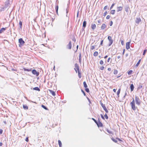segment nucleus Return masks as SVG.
Returning a JSON list of instances; mask_svg holds the SVG:
<instances>
[{"label":"nucleus","instance_id":"obj_26","mask_svg":"<svg viewBox=\"0 0 147 147\" xmlns=\"http://www.w3.org/2000/svg\"><path fill=\"white\" fill-rule=\"evenodd\" d=\"M58 144L59 146V147H61L62 146V143L59 140H58Z\"/></svg>","mask_w":147,"mask_h":147},{"label":"nucleus","instance_id":"obj_49","mask_svg":"<svg viewBox=\"0 0 147 147\" xmlns=\"http://www.w3.org/2000/svg\"><path fill=\"white\" fill-rule=\"evenodd\" d=\"M116 139L117 140H118L119 141H121L122 140L119 138H116Z\"/></svg>","mask_w":147,"mask_h":147},{"label":"nucleus","instance_id":"obj_45","mask_svg":"<svg viewBox=\"0 0 147 147\" xmlns=\"http://www.w3.org/2000/svg\"><path fill=\"white\" fill-rule=\"evenodd\" d=\"M110 18V16L109 15H107L106 17V19H109Z\"/></svg>","mask_w":147,"mask_h":147},{"label":"nucleus","instance_id":"obj_54","mask_svg":"<svg viewBox=\"0 0 147 147\" xmlns=\"http://www.w3.org/2000/svg\"><path fill=\"white\" fill-rule=\"evenodd\" d=\"M121 44L122 45H124V42H123V41L121 40Z\"/></svg>","mask_w":147,"mask_h":147},{"label":"nucleus","instance_id":"obj_60","mask_svg":"<svg viewBox=\"0 0 147 147\" xmlns=\"http://www.w3.org/2000/svg\"><path fill=\"white\" fill-rule=\"evenodd\" d=\"M125 49H124L123 50V55L124 54V53H125Z\"/></svg>","mask_w":147,"mask_h":147},{"label":"nucleus","instance_id":"obj_8","mask_svg":"<svg viewBox=\"0 0 147 147\" xmlns=\"http://www.w3.org/2000/svg\"><path fill=\"white\" fill-rule=\"evenodd\" d=\"M130 42H127L126 43V48L127 50H128L130 48Z\"/></svg>","mask_w":147,"mask_h":147},{"label":"nucleus","instance_id":"obj_2","mask_svg":"<svg viewBox=\"0 0 147 147\" xmlns=\"http://www.w3.org/2000/svg\"><path fill=\"white\" fill-rule=\"evenodd\" d=\"M19 42V46L21 47L25 43V42L22 38H20L18 40Z\"/></svg>","mask_w":147,"mask_h":147},{"label":"nucleus","instance_id":"obj_42","mask_svg":"<svg viewBox=\"0 0 147 147\" xmlns=\"http://www.w3.org/2000/svg\"><path fill=\"white\" fill-rule=\"evenodd\" d=\"M147 51V50L146 49H145V50H144V52H143V55H144L145 54V53H146V51Z\"/></svg>","mask_w":147,"mask_h":147},{"label":"nucleus","instance_id":"obj_39","mask_svg":"<svg viewBox=\"0 0 147 147\" xmlns=\"http://www.w3.org/2000/svg\"><path fill=\"white\" fill-rule=\"evenodd\" d=\"M104 116L106 119H108V117L107 114H105Z\"/></svg>","mask_w":147,"mask_h":147},{"label":"nucleus","instance_id":"obj_34","mask_svg":"<svg viewBox=\"0 0 147 147\" xmlns=\"http://www.w3.org/2000/svg\"><path fill=\"white\" fill-rule=\"evenodd\" d=\"M118 71L116 69H115L113 73L115 74H117L118 73Z\"/></svg>","mask_w":147,"mask_h":147},{"label":"nucleus","instance_id":"obj_44","mask_svg":"<svg viewBox=\"0 0 147 147\" xmlns=\"http://www.w3.org/2000/svg\"><path fill=\"white\" fill-rule=\"evenodd\" d=\"M115 3H113L111 7H110V9H111L113 7V6L114 5Z\"/></svg>","mask_w":147,"mask_h":147},{"label":"nucleus","instance_id":"obj_30","mask_svg":"<svg viewBox=\"0 0 147 147\" xmlns=\"http://www.w3.org/2000/svg\"><path fill=\"white\" fill-rule=\"evenodd\" d=\"M115 10H112L111 11V13L112 14H114L115 13Z\"/></svg>","mask_w":147,"mask_h":147},{"label":"nucleus","instance_id":"obj_31","mask_svg":"<svg viewBox=\"0 0 147 147\" xmlns=\"http://www.w3.org/2000/svg\"><path fill=\"white\" fill-rule=\"evenodd\" d=\"M141 60V59H140L138 61V62H137V64L136 65V67H138L139 65V64Z\"/></svg>","mask_w":147,"mask_h":147},{"label":"nucleus","instance_id":"obj_40","mask_svg":"<svg viewBox=\"0 0 147 147\" xmlns=\"http://www.w3.org/2000/svg\"><path fill=\"white\" fill-rule=\"evenodd\" d=\"M104 68V67L103 66H102L100 67V69L101 70H103Z\"/></svg>","mask_w":147,"mask_h":147},{"label":"nucleus","instance_id":"obj_20","mask_svg":"<svg viewBox=\"0 0 147 147\" xmlns=\"http://www.w3.org/2000/svg\"><path fill=\"white\" fill-rule=\"evenodd\" d=\"M23 69L25 71H31L32 70L31 69H26L25 68H24Z\"/></svg>","mask_w":147,"mask_h":147},{"label":"nucleus","instance_id":"obj_32","mask_svg":"<svg viewBox=\"0 0 147 147\" xmlns=\"http://www.w3.org/2000/svg\"><path fill=\"white\" fill-rule=\"evenodd\" d=\"M41 107L43 108H44V109H45L46 110H48V108L47 107H46L45 106H44V105H41Z\"/></svg>","mask_w":147,"mask_h":147},{"label":"nucleus","instance_id":"obj_57","mask_svg":"<svg viewBox=\"0 0 147 147\" xmlns=\"http://www.w3.org/2000/svg\"><path fill=\"white\" fill-rule=\"evenodd\" d=\"M82 92H83V93L84 95V96H85L86 95V94H85V93L84 92L83 90H82Z\"/></svg>","mask_w":147,"mask_h":147},{"label":"nucleus","instance_id":"obj_56","mask_svg":"<svg viewBox=\"0 0 147 147\" xmlns=\"http://www.w3.org/2000/svg\"><path fill=\"white\" fill-rule=\"evenodd\" d=\"M79 61L80 62L81 61V54H80L79 56Z\"/></svg>","mask_w":147,"mask_h":147},{"label":"nucleus","instance_id":"obj_51","mask_svg":"<svg viewBox=\"0 0 147 147\" xmlns=\"http://www.w3.org/2000/svg\"><path fill=\"white\" fill-rule=\"evenodd\" d=\"M111 58L110 57H109L108 59H107V61L108 62H109L110 61V60L111 59Z\"/></svg>","mask_w":147,"mask_h":147},{"label":"nucleus","instance_id":"obj_3","mask_svg":"<svg viewBox=\"0 0 147 147\" xmlns=\"http://www.w3.org/2000/svg\"><path fill=\"white\" fill-rule=\"evenodd\" d=\"M135 100L136 104L137 105H139L140 104V102L139 98H138L137 96H136Z\"/></svg>","mask_w":147,"mask_h":147},{"label":"nucleus","instance_id":"obj_24","mask_svg":"<svg viewBox=\"0 0 147 147\" xmlns=\"http://www.w3.org/2000/svg\"><path fill=\"white\" fill-rule=\"evenodd\" d=\"M86 22L85 21H84L83 22V27L85 28L86 26Z\"/></svg>","mask_w":147,"mask_h":147},{"label":"nucleus","instance_id":"obj_53","mask_svg":"<svg viewBox=\"0 0 147 147\" xmlns=\"http://www.w3.org/2000/svg\"><path fill=\"white\" fill-rule=\"evenodd\" d=\"M103 40H102L101 42H100V45H102V44H103Z\"/></svg>","mask_w":147,"mask_h":147},{"label":"nucleus","instance_id":"obj_4","mask_svg":"<svg viewBox=\"0 0 147 147\" xmlns=\"http://www.w3.org/2000/svg\"><path fill=\"white\" fill-rule=\"evenodd\" d=\"M74 69L75 70L76 73L77 71H79V66L77 63H75V64Z\"/></svg>","mask_w":147,"mask_h":147},{"label":"nucleus","instance_id":"obj_52","mask_svg":"<svg viewBox=\"0 0 147 147\" xmlns=\"http://www.w3.org/2000/svg\"><path fill=\"white\" fill-rule=\"evenodd\" d=\"M107 6H105L103 8L104 9V10L106 9H107Z\"/></svg>","mask_w":147,"mask_h":147},{"label":"nucleus","instance_id":"obj_27","mask_svg":"<svg viewBox=\"0 0 147 147\" xmlns=\"http://www.w3.org/2000/svg\"><path fill=\"white\" fill-rule=\"evenodd\" d=\"M55 9H56V13L57 14H58V5H56L55 7Z\"/></svg>","mask_w":147,"mask_h":147},{"label":"nucleus","instance_id":"obj_36","mask_svg":"<svg viewBox=\"0 0 147 147\" xmlns=\"http://www.w3.org/2000/svg\"><path fill=\"white\" fill-rule=\"evenodd\" d=\"M95 48V46H91L90 47V49L91 50H93Z\"/></svg>","mask_w":147,"mask_h":147},{"label":"nucleus","instance_id":"obj_25","mask_svg":"<svg viewBox=\"0 0 147 147\" xmlns=\"http://www.w3.org/2000/svg\"><path fill=\"white\" fill-rule=\"evenodd\" d=\"M78 71V77L80 78H81V76H82L80 72L79 71Z\"/></svg>","mask_w":147,"mask_h":147},{"label":"nucleus","instance_id":"obj_5","mask_svg":"<svg viewBox=\"0 0 147 147\" xmlns=\"http://www.w3.org/2000/svg\"><path fill=\"white\" fill-rule=\"evenodd\" d=\"M32 73L34 75H36V76H38L39 75V73L35 69H33L32 70Z\"/></svg>","mask_w":147,"mask_h":147},{"label":"nucleus","instance_id":"obj_6","mask_svg":"<svg viewBox=\"0 0 147 147\" xmlns=\"http://www.w3.org/2000/svg\"><path fill=\"white\" fill-rule=\"evenodd\" d=\"M98 126V127H102L103 126V124L99 120H98L97 121V123H96Z\"/></svg>","mask_w":147,"mask_h":147},{"label":"nucleus","instance_id":"obj_21","mask_svg":"<svg viewBox=\"0 0 147 147\" xmlns=\"http://www.w3.org/2000/svg\"><path fill=\"white\" fill-rule=\"evenodd\" d=\"M23 108L24 109L27 110V109H28V107L26 105H23Z\"/></svg>","mask_w":147,"mask_h":147},{"label":"nucleus","instance_id":"obj_19","mask_svg":"<svg viewBox=\"0 0 147 147\" xmlns=\"http://www.w3.org/2000/svg\"><path fill=\"white\" fill-rule=\"evenodd\" d=\"M121 91V89H119L117 92V95L118 97H119V94L120 92Z\"/></svg>","mask_w":147,"mask_h":147},{"label":"nucleus","instance_id":"obj_59","mask_svg":"<svg viewBox=\"0 0 147 147\" xmlns=\"http://www.w3.org/2000/svg\"><path fill=\"white\" fill-rule=\"evenodd\" d=\"M111 68H108V70L109 71H111Z\"/></svg>","mask_w":147,"mask_h":147},{"label":"nucleus","instance_id":"obj_43","mask_svg":"<svg viewBox=\"0 0 147 147\" xmlns=\"http://www.w3.org/2000/svg\"><path fill=\"white\" fill-rule=\"evenodd\" d=\"M142 88V85H140L138 87V89H140Z\"/></svg>","mask_w":147,"mask_h":147},{"label":"nucleus","instance_id":"obj_13","mask_svg":"<svg viewBox=\"0 0 147 147\" xmlns=\"http://www.w3.org/2000/svg\"><path fill=\"white\" fill-rule=\"evenodd\" d=\"M102 107L103 108L104 110L107 113L108 112V111L107 110V109L106 107H105V105H103V106H102Z\"/></svg>","mask_w":147,"mask_h":147},{"label":"nucleus","instance_id":"obj_15","mask_svg":"<svg viewBox=\"0 0 147 147\" xmlns=\"http://www.w3.org/2000/svg\"><path fill=\"white\" fill-rule=\"evenodd\" d=\"M106 27V26L105 24H103L101 26L102 30H103Z\"/></svg>","mask_w":147,"mask_h":147},{"label":"nucleus","instance_id":"obj_23","mask_svg":"<svg viewBox=\"0 0 147 147\" xmlns=\"http://www.w3.org/2000/svg\"><path fill=\"white\" fill-rule=\"evenodd\" d=\"M98 52L95 51L94 52V53H93V55L94 56L96 57L98 55Z\"/></svg>","mask_w":147,"mask_h":147},{"label":"nucleus","instance_id":"obj_9","mask_svg":"<svg viewBox=\"0 0 147 147\" xmlns=\"http://www.w3.org/2000/svg\"><path fill=\"white\" fill-rule=\"evenodd\" d=\"M141 21V20L140 18H136L135 20L136 23L138 24Z\"/></svg>","mask_w":147,"mask_h":147},{"label":"nucleus","instance_id":"obj_10","mask_svg":"<svg viewBox=\"0 0 147 147\" xmlns=\"http://www.w3.org/2000/svg\"><path fill=\"white\" fill-rule=\"evenodd\" d=\"M67 48L69 49H70L71 48V41H70L69 44L67 46Z\"/></svg>","mask_w":147,"mask_h":147},{"label":"nucleus","instance_id":"obj_14","mask_svg":"<svg viewBox=\"0 0 147 147\" xmlns=\"http://www.w3.org/2000/svg\"><path fill=\"white\" fill-rule=\"evenodd\" d=\"M134 87L133 84H131L130 86V88L131 92L132 91L134 90Z\"/></svg>","mask_w":147,"mask_h":147},{"label":"nucleus","instance_id":"obj_12","mask_svg":"<svg viewBox=\"0 0 147 147\" xmlns=\"http://www.w3.org/2000/svg\"><path fill=\"white\" fill-rule=\"evenodd\" d=\"M125 11L127 12H128L130 11V9L129 6H127L125 7Z\"/></svg>","mask_w":147,"mask_h":147},{"label":"nucleus","instance_id":"obj_29","mask_svg":"<svg viewBox=\"0 0 147 147\" xmlns=\"http://www.w3.org/2000/svg\"><path fill=\"white\" fill-rule=\"evenodd\" d=\"M111 139L115 143L117 142V141L116 140L117 139L113 138H111Z\"/></svg>","mask_w":147,"mask_h":147},{"label":"nucleus","instance_id":"obj_37","mask_svg":"<svg viewBox=\"0 0 147 147\" xmlns=\"http://www.w3.org/2000/svg\"><path fill=\"white\" fill-rule=\"evenodd\" d=\"M85 91L87 92H89V90L88 88H85Z\"/></svg>","mask_w":147,"mask_h":147},{"label":"nucleus","instance_id":"obj_64","mask_svg":"<svg viewBox=\"0 0 147 147\" xmlns=\"http://www.w3.org/2000/svg\"><path fill=\"white\" fill-rule=\"evenodd\" d=\"M107 57H108V56H107V55H106V56H105L104 57V58H105V59H106V58Z\"/></svg>","mask_w":147,"mask_h":147},{"label":"nucleus","instance_id":"obj_47","mask_svg":"<svg viewBox=\"0 0 147 147\" xmlns=\"http://www.w3.org/2000/svg\"><path fill=\"white\" fill-rule=\"evenodd\" d=\"M25 141H26L27 142H28L29 141L28 140V137H26L25 140Z\"/></svg>","mask_w":147,"mask_h":147},{"label":"nucleus","instance_id":"obj_63","mask_svg":"<svg viewBox=\"0 0 147 147\" xmlns=\"http://www.w3.org/2000/svg\"><path fill=\"white\" fill-rule=\"evenodd\" d=\"M73 40L74 41V42H75L76 41V39L74 38L73 39Z\"/></svg>","mask_w":147,"mask_h":147},{"label":"nucleus","instance_id":"obj_48","mask_svg":"<svg viewBox=\"0 0 147 147\" xmlns=\"http://www.w3.org/2000/svg\"><path fill=\"white\" fill-rule=\"evenodd\" d=\"M113 22L112 21H111L110 23V26H111L113 25Z\"/></svg>","mask_w":147,"mask_h":147},{"label":"nucleus","instance_id":"obj_16","mask_svg":"<svg viewBox=\"0 0 147 147\" xmlns=\"http://www.w3.org/2000/svg\"><path fill=\"white\" fill-rule=\"evenodd\" d=\"M91 27L92 29L94 30L96 28V25L94 24H92Z\"/></svg>","mask_w":147,"mask_h":147},{"label":"nucleus","instance_id":"obj_61","mask_svg":"<svg viewBox=\"0 0 147 147\" xmlns=\"http://www.w3.org/2000/svg\"><path fill=\"white\" fill-rule=\"evenodd\" d=\"M113 90L115 92H116V90L115 89H113Z\"/></svg>","mask_w":147,"mask_h":147},{"label":"nucleus","instance_id":"obj_18","mask_svg":"<svg viewBox=\"0 0 147 147\" xmlns=\"http://www.w3.org/2000/svg\"><path fill=\"white\" fill-rule=\"evenodd\" d=\"M7 28H3L0 30V34L4 32Z\"/></svg>","mask_w":147,"mask_h":147},{"label":"nucleus","instance_id":"obj_11","mask_svg":"<svg viewBox=\"0 0 147 147\" xmlns=\"http://www.w3.org/2000/svg\"><path fill=\"white\" fill-rule=\"evenodd\" d=\"M48 90L50 92V93L53 96H55V92H54V91H52L51 90Z\"/></svg>","mask_w":147,"mask_h":147},{"label":"nucleus","instance_id":"obj_38","mask_svg":"<svg viewBox=\"0 0 147 147\" xmlns=\"http://www.w3.org/2000/svg\"><path fill=\"white\" fill-rule=\"evenodd\" d=\"M100 63L101 65H103L104 63V62L102 60H101L100 61Z\"/></svg>","mask_w":147,"mask_h":147},{"label":"nucleus","instance_id":"obj_17","mask_svg":"<svg viewBox=\"0 0 147 147\" xmlns=\"http://www.w3.org/2000/svg\"><path fill=\"white\" fill-rule=\"evenodd\" d=\"M123 9V7H122L120 6L117 7V11L118 12L121 11Z\"/></svg>","mask_w":147,"mask_h":147},{"label":"nucleus","instance_id":"obj_41","mask_svg":"<svg viewBox=\"0 0 147 147\" xmlns=\"http://www.w3.org/2000/svg\"><path fill=\"white\" fill-rule=\"evenodd\" d=\"M107 11H105L103 13V16L104 17H105L107 15Z\"/></svg>","mask_w":147,"mask_h":147},{"label":"nucleus","instance_id":"obj_35","mask_svg":"<svg viewBox=\"0 0 147 147\" xmlns=\"http://www.w3.org/2000/svg\"><path fill=\"white\" fill-rule=\"evenodd\" d=\"M34 90H36L40 91V90L39 88L38 87H36L33 88Z\"/></svg>","mask_w":147,"mask_h":147},{"label":"nucleus","instance_id":"obj_46","mask_svg":"<svg viewBox=\"0 0 147 147\" xmlns=\"http://www.w3.org/2000/svg\"><path fill=\"white\" fill-rule=\"evenodd\" d=\"M92 119L96 123H97V121L94 118H92Z\"/></svg>","mask_w":147,"mask_h":147},{"label":"nucleus","instance_id":"obj_50","mask_svg":"<svg viewBox=\"0 0 147 147\" xmlns=\"http://www.w3.org/2000/svg\"><path fill=\"white\" fill-rule=\"evenodd\" d=\"M100 116H101V117L103 119H105V118L104 117V116H103V115H102V114H101L100 115Z\"/></svg>","mask_w":147,"mask_h":147},{"label":"nucleus","instance_id":"obj_28","mask_svg":"<svg viewBox=\"0 0 147 147\" xmlns=\"http://www.w3.org/2000/svg\"><path fill=\"white\" fill-rule=\"evenodd\" d=\"M83 84L84 86V87L85 88H86L87 87V85L86 84V83L85 82H83Z\"/></svg>","mask_w":147,"mask_h":147},{"label":"nucleus","instance_id":"obj_62","mask_svg":"<svg viewBox=\"0 0 147 147\" xmlns=\"http://www.w3.org/2000/svg\"><path fill=\"white\" fill-rule=\"evenodd\" d=\"M3 145V144L2 142H0V146H1Z\"/></svg>","mask_w":147,"mask_h":147},{"label":"nucleus","instance_id":"obj_1","mask_svg":"<svg viewBox=\"0 0 147 147\" xmlns=\"http://www.w3.org/2000/svg\"><path fill=\"white\" fill-rule=\"evenodd\" d=\"M132 101L130 103V105L133 110H136V107L135 105L134 100L133 98H132Z\"/></svg>","mask_w":147,"mask_h":147},{"label":"nucleus","instance_id":"obj_7","mask_svg":"<svg viewBox=\"0 0 147 147\" xmlns=\"http://www.w3.org/2000/svg\"><path fill=\"white\" fill-rule=\"evenodd\" d=\"M108 39L109 41V46H110L113 43V40L112 39V38L110 36H108Z\"/></svg>","mask_w":147,"mask_h":147},{"label":"nucleus","instance_id":"obj_22","mask_svg":"<svg viewBox=\"0 0 147 147\" xmlns=\"http://www.w3.org/2000/svg\"><path fill=\"white\" fill-rule=\"evenodd\" d=\"M133 71L132 70H130L129 71H128L127 73V74H128L129 75H130V74H131L132 73H133Z\"/></svg>","mask_w":147,"mask_h":147},{"label":"nucleus","instance_id":"obj_58","mask_svg":"<svg viewBox=\"0 0 147 147\" xmlns=\"http://www.w3.org/2000/svg\"><path fill=\"white\" fill-rule=\"evenodd\" d=\"M100 104L102 107L104 105L101 102H100Z\"/></svg>","mask_w":147,"mask_h":147},{"label":"nucleus","instance_id":"obj_55","mask_svg":"<svg viewBox=\"0 0 147 147\" xmlns=\"http://www.w3.org/2000/svg\"><path fill=\"white\" fill-rule=\"evenodd\" d=\"M3 132V130L1 129H0V134H2Z\"/></svg>","mask_w":147,"mask_h":147},{"label":"nucleus","instance_id":"obj_33","mask_svg":"<svg viewBox=\"0 0 147 147\" xmlns=\"http://www.w3.org/2000/svg\"><path fill=\"white\" fill-rule=\"evenodd\" d=\"M19 25L20 26V28L21 29H22V22L20 21L19 22Z\"/></svg>","mask_w":147,"mask_h":147}]
</instances>
